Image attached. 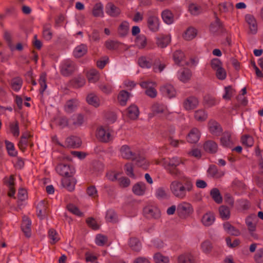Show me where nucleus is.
I'll use <instances>...</instances> for the list:
<instances>
[{
	"label": "nucleus",
	"instance_id": "ea45409f",
	"mask_svg": "<svg viewBox=\"0 0 263 263\" xmlns=\"http://www.w3.org/2000/svg\"><path fill=\"white\" fill-rule=\"evenodd\" d=\"M133 160L136 161V165L139 167H142L144 170H146L148 166V163L145 158L142 156L134 157Z\"/></svg>",
	"mask_w": 263,
	"mask_h": 263
},
{
	"label": "nucleus",
	"instance_id": "412c9836",
	"mask_svg": "<svg viewBox=\"0 0 263 263\" xmlns=\"http://www.w3.org/2000/svg\"><path fill=\"white\" fill-rule=\"evenodd\" d=\"M147 25L151 31L153 32L158 31L159 27L158 18L154 15L149 16L147 18Z\"/></svg>",
	"mask_w": 263,
	"mask_h": 263
},
{
	"label": "nucleus",
	"instance_id": "09e8293b",
	"mask_svg": "<svg viewBox=\"0 0 263 263\" xmlns=\"http://www.w3.org/2000/svg\"><path fill=\"white\" fill-rule=\"evenodd\" d=\"M154 259L156 263H168L169 258L158 252L154 254Z\"/></svg>",
	"mask_w": 263,
	"mask_h": 263
},
{
	"label": "nucleus",
	"instance_id": "20e7f679",
	"mask_svg": "<svg viewBox=\"0 0 263 263\" xmlns=\"http://www.w3.org/2000/svg\"><path fill=\"white\" fill-rule=\"evenodd\" d=\"M75 63L70 60L65 61L61 67V73L64 77H68L71 75L76 70Z\"/></svg>",
	"mask_w": 263,
	"mask_h": 263
},
{
	"label": "nucleus",
	"instance_id": "5fc2aeb1",
	"mask_svg": "<svg viewBox=\"0 0 263 263\" xmlns=\"http://www.w3.org/2000/svg\"><path fill=\"white\" fill-rule=\"evenodd\" d=\"M23 83L22 80L20 78H15L11 81L12 88L15 91H18L22 87Z\"/></svg>",
	"mask_w": 263,
	"mask_h": 263
},
{
	"label": "nucleus",
	"instance_id": "603ef678",
	"mask_svg": "<svg viewBox=\"0 0 263 263\" xmlns=\"http://www.w3.org/2000/svg\"><path fill=\"white\" fill-rule=\"evenodd\" d=\"M46 81V74L45 72L42 73L40 75L39 79V83L41 85V88L40 89V92L43 95L44 91L47 88Z\"/></svg>",
	"mask_w": 263,
	"mask_h": 263
},
{
	"label": "nucleus",
	"instance_id": "864d4df0",
	"mask_svg": "<svg viewBox=\"0 0 263 263\" xmlns=\"http://www.w3.org/2000/svg\"><path fill=\"white\" fill-rule=\"evenodd\" d=\"M194 117L198 121L202 122L207 119L208 115L204 110L200 109L195 112Z\"/></svg>",
	"mask_w": 263,
	"mask_h": 263
},
{
	"label": "nucleus",
	"instance_id": "a878e982",
	"mask_svg": "<svg viewBox=\"0 0 263 263\" xmlns=\"http://www.w3.org/2000/svg\"><path fill=\"white\" fill-rule=\"evenodd\" d=\"M200 134L199 130L196 128H193L188 134L187 140L191 143H195L199 139Z\"/></svg>",
	"mask_w": 263,
	"mask_h": 263
},
{
	"label": "nucleus",
	"instance_id": "5701e85b",
	"mask_svg": "<svg viewBox=\"0 0 263 263\" xmlns=\"http://www.w3.org/2000/svg\"><path fill=\"white\" fill-rule=\"evenodd\" d=\"M215 14L216 18L215 21L214 23L211 24L210 30L213 33H216L219 31L222 32L224 30V29L223 28L222 23L221 22L220 19L216 16V14L215 13Z\"/></svg>",
	"mask_w": 263,
	"mask_h": 263
},
{
	"label": "nucleus",
	"instance_id": "393cba45",
	"mask_svg": "<svg viewBox=\"0 0 263 263\" xmlns=\"http://www.w3.org/2000/svg\"><path fill=\"white\" fill-rule=\"evenodd\" d=\"M203 148L206 152L211 154H215L218 150V145L215 142L209 140L204 143Z\"/></svg>",
	"mask_w": 263,
	"mask_h": 263
},
{
	"label": "nucleus",
	"instance_id": "e2e57ef3",
	"mask_svg": "<svg viewBox=\"0 0 263 263\" xmlns=\"http://www.w3.org/2000/svg\"><path fill=\"white\" fill-rule=\"evenodd\" d=\"M4 39L7 42L8 45L11 51L14 50V47L12 45L11 34L8 31H5L4 34Z\"/></svg>",
	"mask_w": 263,
	"mask_h": 263
},
{
	"label": "nucleus",
	"instance_id": "3c124183",
	"mask_svg": "<svg viewBox=\"0 0 263 263\" xmlns=\"http://www.w3.org/2000/svg\"><path fill=\"white\" fill-rule=\"evenodd\" d=\"M55 121L57 125L61 128H64L66 126H68L70 128L69 119H67L66 117H60Z\"/></svg>",
	"mask_w": 263,
	"mask_h": 263
},
{
	"label": "nucleus",
	"instance_id": "49530a36",
	"mask_svg": "<svg viewBox=\"0 0 263 263\" xmlns=\"http://www.w3.org/2000/svg\"><path fill=\"white\" fill-rule=\"evenodd\" d=\"M166 107L163 104L159 103H154L152 107V110L154 114H159L165 111Z\"/></svg>",
	"mask_w": 263,
	"mask_h": 263
},
{
	"label": "nucleus",
	"instance_id": "0eeeda50",
	"mask_svg": "<svg viewBox=\"0 0 263 263\" xmlns=\"http://www.w3.org/2000/svg\"><path fill=\"white\" fill-rule=\"evenodd\" d=\"M48 206L47 201H41L36 206V214L41 220L44 219L48 215Z\"/></svg>",
	"mask_w": 263,
	"mask_h": 263
},
{
	"label": "nucleus",
	"instance_id": "6ab92c4d",
	"mask_svg": "<svg viewBox=\"0 0 263 263\" xmlns=\"http://www.w3.org/2000/svg\"><path fill=\"white\" fill-rule=\"evenodd\" d=\"M245 18L249 25L250 31L251 33L256 34L257 31V25L255 17L251 14H247Z\"/></svg>",
	"mask_w": 263,
	"mask_h": 263
},
{
	"label": "nucleus",
	"instance_id": "bb28decb",
	"mask_svg": "<svg viewBox=\"0 0 263 263\" xmlns=\"http://www.w3.org/2000/svg\"><path fill=\"white\" fill-rule=\"evenodd\" d=\"M129 25L128 22L123 21L118 28V33L121 37H124L127 35L129 32Z\"/></svg>",
	"mask_w": 263,
	"mask_h": 263
},
{
	"label": "nucleus",
	"instance_id": "4468645a",
	"mask_svg": "<svg viewBox=\"0 0 263 263\" xmlns=\"http://www.w3.org/2000/svg\"><path fill=\"white\" fill-rule=\"evenodd\" d=\"M198 105V100L197 98L190 96L187 98L183 102V106L186 110H189L196 108Z\"/></svg>",
	"mask_w": 263,
	"mask_h": 263
},
{
	"label": "nucleus",
	"instance_id": "6e6d98bb",
	"mask_svg": "<svg viewBox=\"0 0 263 263\" xmlns=\"http://www.w3.org/2000/svg\"><path fill=\"white\" fill-rule=\"evenodd\" d=\"M192 76V73L189 69H184L181 73L179 79L183 82H186L189 81Z\"/></svg>",
	"mask_w": 263,
	"mask_h": 263
},
{
	"label": "nucleus",
	"instance_id": "774afa93",
	"mask_svg": "<svg viewBox=\"0 0 263 263\" xmlns=\"http://www.w3.org/2000/svg\"><path fill=\"white\" fill-rule=\"evenodd\" d=\"M241 141L243 144L248 147H251L253 145L254 140L252 137L249 135H245L241 137Z\"/></svg>",
	"mask_w": 263,
	"mask_h": 263
},
{
	"label": "nucleus",
	"instance_id": "7c9ffc66",
	"mask_svg": "<svg viewBox=\"0 0 263 263\" xmlns=\"http://www.w3.org/2000/svg\"><path fill=\"white\" fill-rule=\"evenodd\" d=\"M223 226L224 230L230 235L235 236H238L240 235V232L239 230L233 226L230 222H224Z\"/></svg>",
	"mask_w": 263,
	"mask_h": 263
},
{
	"label": "nucleus",
	"instance_id": "cd10ccee",
	"mask_svg": "<svg viewBox=\"0 0 263 263\" xmlns=\"http://www.w3.org/2000/svg\"><path fill=\"white\" fill-rule=\"evenodd\" d=\"M86 101L89 105L95 107H98L100 105V101L99 97L94 93H90L87 95Z\"/></svg>",
	"mask_w": 263,
	"mask_h": 263
},
{
	"label": "nucleus",
	"instance_id": "f704fd0d",
	"mask_svg": "<svg viewBox=\"0 0 263 263\" xmlns=\"http://www.w3.org/2000/svg\"><path fill=\"white\" fill-rule=\"evenodd\" d=\"M145 184L144 183L140 182L135 184L133 187V192L137 195H142L145 191Z\"/></svg>",
	"mask_w": 263,
	"mask_h": 263
},
{
	"label": "nucleus",
	"instance_id": "f3484780",
	"mask_svg": "<svg viewBox=\"0 0 263 263\" xmlns=\"http://www.w3.org/2000/svg\"><path fill=\"white\" fill-rule=\"evenodd\" d=\"M246 223L251 236L255 240L258 239L259 236L258 234L255 232L256 228V223L252 221L250 217H247L246 218Z\"/></svg>",
	"mask_w": 263,
	"mask_h": 263
},
{
	"label": "nucleus",
	"instance_id": "338daca9",
	"mask_svg": "<svg viewBox=\"0 0 263 263\" xmlns=\"http://www.w3.org/2000/svg\"><path fill=\"white\" fill-rule=\"evenodd\" d=\"M189 10L192 14L197 15L201 12V8L195 4H192L189 7Z\"/></svg>",
	"mask_w": 263,
	"mask_h": 263
},
{
	"label": "nucleus",
	"instance_id": "f8f14e48",
	"mask_svg": "<svg viewBox=\"0 0 263 263\" xmlns=\"http://www.w3.org/2000/svg\"><path fill=\"white\" fill-rule=\"evenodd\" d=\"M76 182L77 180L73 176L64 177L62 179V186L70 192L74 190Z\"/></svg>",
	"mask_w": 263,
	"mask_h": 263
},
{
	"label": "nucleus",
	"instance_id": "680f3d73",
	"mask_svg": "<svg viewBox=\"0 0 263 263\" xmlns=\"http://www.w3.org/2000/svg\"><path fill=\"white\" fill-rule=\"evenodd\" d=\"M253 258L256 263H263V248L257 250Z\"/></svg>",
	"mask_w": 263,
	"mask_h": 263
},
{
	"label": "nucleus",
	"instance_id": "c9c22d12",
	"mask_svg": "<svg viewBox=\"0 0 263 263\" xmlns=\"http://www.w3.org/2000/svg\"><path fill=\"white\" fill-rule=\"evenodd\" d=\"M138 65L143 68H149L152 66V60L146 57H141L138 60Z\"/></svg>",
	"mask_w": 263,
	"mask_h": 263
},
{
	"label": "nucleus",
	"instance_id": "a19ab883",
	"mask_svg": "<svg viewBox=\"0 0 263 263\" xmlns=\"http://www.w3.org/2000/svg\"><path fill=\"white\" fill-rule=\"evenodd\" d=\"M103 5L101 3L95 4L92 9V14L95 17H103L104 16Z\"/></svg>",
	"mask_w": 263,
	"mask_h": 263
},
{
	"label": "nucleus",
	"instance_id": "bf43d9fd",
	"mask_svg": "<svg viewBox=\"0 0 263 263\" xmlns=\"http://www.w3.org/2000/svg\"><path fill=\"white\" fill-rule=\"evenodd\" d=\"M67 209L69 212L76 215L80 217L83 216V213L80 211L78 207L73 204H68L67 205Z\"/></svg>",
	"mask_w": 263,
	"mask_h": 263
},
{
	"label": "nucleus",
	"instance_id": "13d9d810",
	"mask_svg": "<svg viewBox=\"0 0 263 263\" xmlns=\"http://www.w3.org/2000/svg\"><path fill=\"white\" fill-rule=\"evenodd\" d=\"M208 173L213 177H219L223 175V173L220 174L219 173L218 169L215 165H211L209 167L208 170Z\"/></svg>",
	"mask_w": 263,
	"mask_h": 263
},
{
	"label": "nucleus",
	"instance_id": "ddd939ff",
	"mask_svg": "<svg viewBox=\"0 0 263 263\" xmlns=\"http://www.w3.org/2000/svg\"><path fill=\"white\" fill-rule=\"evenodd\" d=\"M160 90L161 93L169 98L176 96V92L173 85L166 84L160 87Z\"/></svg>",
	"mask_w": 263,
	"mask_h": 263
},
{
	"label": "nucleus",
	"instance_id": "de8ad7c7",
	"mask_svg": "<svg viewBox=\"0 0 263 263\" xmlns=\"http://www.w3.org/2000/svg\"><path fill=\"white\" fill-rule=\"evenodd\" d=\"M129 245L135 251L138 252L141 249V243L137 238H131L129 241Z\"/></svg>",
	"mask_w": 263,
	"mask_h": 263
},
{
	"label": "nucleus",
	"instance_id": "37998d69",
	"mask_svg": "<svg viewBox=\"0 0 263 263\" xmlns=\"http://www.w3.org/2000/svg\"><path fill=\"white\" fill-rule=\"evenodd\" d=\"M106 220L109 222L116 223L118 221V216L113 210H109L106 212Z\"/></svg>",
	"mask_w": 263,
	"mask_h": 263
},
{
	"label": "nucleus",
	"instance_id": "c756f323",
	"mask_svg": "<svg viewBox=\"0 0 263 263\" xmlns=\"http://www.w3.org/2000/svg\"><path fill=\"white\" fill-rule=\"evenodd\" d=\"M120 153L122 157L126 159H130L135 157V154L130 151V147L127 145H124L121 147Z\"/></svg>",
	"mask_w": 263,
	"mask_h": 263
},
{
	"label": "nucleus",
	"instance_id": "9b49d317",
	"mask_svg": "<svg viewBox=\"0 0 263 263\" xmlns=\"http://www.w3.org/2000/svg\"><path fill=\"white\" fill-rule=\"evenodd\" d=\"M84 122V117L82 114H75L69 118L70 128H76L82 125Z\"/></svg>",
	"mask_w": 263,
	"mask_h": 263
},
{
	"label": "nucleus",
	"instance_id": "4c0bfd02",
	"mask_svg": "<svg viewBox=\"0 0 263 263\" xmlns=\"http://www.w3.org/2000/svg\"><path fill=\"white\" fill-rule=\"evenodd\" d=\"M163 21L167 24H171L174 21L173 13L168 10H164L161 14Z\"/></svg>",
	"mask_w": 263,
	"mask_h": 263
},
{
	"label": "nucleus",
	"instance_id": "2f4dec72",
	"mask_svg": "<svg viewBox=\"0 0 263 263\" xmlns=\"http://www.w3.org/2000/svg\"><path fill=\"white\" fill-rule=\"evenodd\" d=\"M127 115L128 117L132 119H136L139 115V111L138 107L135 105H132L127 109Z\"/></svg>",
	"mask_w": 263,
	"mask_h": 263
},
{
	"label": "nucleus",
	"instance_id": "4be33fe9",
	"mask_svg": "<svg viewBox=\"0 0 263 263\" xmlns=\"http://www.w3.org/2000/svg\"><path fill=\"white\" fill-rule=\"evenodd\" d=\"M220 142L223 146L231 148L233 145L231 139V134L228 132H224L220 138Z\"/></svg>",
	"mask_w": 263,
	"mask_h": 263
},
{
	"label": "nucleus",
	"instance_id": "1a4fd4ad",
	"mask_svg": "<svg viewBox=\"0 0 263 263\" xmlns=\"http://www.w3.org/2000/svg\"><path fill=\"white\" fill-rule=\"evenodd\" d=\"M106 13L111 17H117L121 13L120 9L115 5L112 3H108L105 6Z\"/></svg>",
	"mask_w": 263,
	"mask_h": 263
},
{
	"label": "nucleus",
	"instance_id": "6e6552de",
	"mask_svg": "<svg viewBox=\"0 0 263 263\" xmlns=\"http://www.w3.org/2000/svg\"><path fill=\"white\" fill-rule=\"evenodd\" d=\"M96 137L99 141L104 143H107L111 139L110 134L103 127L97 129Z\"/></svg>",
	"mask_w": 263,
	"mask_h": 263
},
{
	"label": "nucleus",
	"instance_id": "c03bdc74",
	"mask_svg": "<svg viewBox=\"0 0 263 263\" xmlns=\"http://www.w3.org/2000/svg\"><path fill=\"white\" fill-rule=\"evenodd\" d=\"M197 34V30L194 28H189L183 34V37L186 40H191L194 38Z\"/></svg>",
	"mask_w": 263,
	"mask_h": 263
},
{
	"label": "nucleus",
	"instance_id": "473e14b6",
	"mask_svg": "<svg viewBox=\"0 0 263 263\" xmlns=\"http://www.w3.org/2000/svg\"><path fill=\"white\" fill-rule=\"evenodd\" d=\"M85 84V79L83 77H78L69 81V84L73 88H78L82 87Z\"/></svg>",
	"mask_w": 263,
	"mask_h": 263
},
{
	"label": "nucleus",
	"instance_id": "423d86ee",
	"mask_svg": "<svg viewBox=\"0 0 263 263\" xmlns=\"http://www.w3.org/2000/svg\"><path fill=\"white\" fill-rule=\"evenodd\" d=\"M143 214L147 218L158 219L160 217V210L156 207L148 205L143 209Z\"/></svg>",
	"mask_w": 263,
	"mask_h": 263
},
{
	"label": "nucleus",
	"instance_id": "2eb2a0df",
	"mask_svg": "<svg viewBox=\"0 0 263 263\" xmlns=\"http://www.w3.org/2000/svg\"><path fill=\"white\" fill-rule=\"evenodd\" d=\"M81 140L80 138L76 136L68 137L65 142L64 147L77 148L81 146Z\"/></svg>",
	"mask_w": 263,
	"mask_h": 263
},
{
	"label": "nucleus",
	"instance_id": "9d476101",
	"mask_svg": "<svg viewBox=\"0 0 263 263\" xmlns=\"http://www.w3.org/2000/svg\"><path fill=\"white\" fill-rule=\"evenodd\" d=\"M31 220L28 217L24 216L23 217L21 229L25 236L27 238L30 237L31 235Z\"/></svg>",
	"mask_w": 263,
	"mask_h": 263
},
{
	"label": "nucleus",
	"instance_id": "4d7b16f0",
	"mask_svg": "<svg viewBox=\"0 0 263 263\" xmlns=\"http://www.w3.org/2000/svg\"><path fill=\"white\" fill-rule=\"evenodd\" d=\"M120 43L113 40L107 41L105 42V46L109 50H116L118 48Z\"/></svg>",
	"mask_w": 263,
	"mask_h": 263
},
{
	"label": "nucleus",
	"instance_id": "aec40b11",
	"mask_svg": "<svg viewBox=\"0 0 263 263\" xmlns=\"http://www.w3.org/2000/svg\"><path fill=\"white\" fill-rule=\"evenodd\" d=\"M152 82H142L140 83V86L144 88H146L145 90V93L151 98H155L157 96V91L156 90L150 86L152 84Z\"/></svg>",
	"mask_w": 263,
	"mask_h": 263
},
{
	"label": "nucleus",
	"instance_id": "a18cd8bd",
	"mask_svg": "<svg viewBox=\"0 0 263 263\" xmlns=\"http://www.w3.org/2000/svg\"><path fill=\"white\" fill-rule=\"evenodd\" d=\"M51 24H46L44 25L43 35L44 39L47 41L50 40L52 36V33L50 31Z\"/></svg>",
	"mask_w": 263,
	"mask_h": 263
},
{
	"label": "nucleus",
	"instance_id": "c85d7f7f",
	"mask_svg": "<svg viewBox=\"0 0 263 263\" xmlns=\"http://www.w3.org/2000/svg\"><path fill=\"white\" fill-rule=\"evenodd\" d=\"M87 52V47L85 44H81L76 47L73 51V55L77 58H81Z\"/></svg>",
	"mask_w": 263,
	"mask_h": 263
},
{
	"label": "nucleus",
	"instance_id": "e433bc0d",
	"mask_svg": "<svg viewBox=\"0 0 263 263\" xmlns=\"http://www.w3.org/2000/svg\"><path fill=\"white\" fill-rule=\"evenodd\" d=\"M219 213L220 217L223 220H228L230 217V211L229 208L226 205H221L219 208Z\"/></svg>",
	"mask_w": 263,
	"mask_h": 263
},
{
	"label": "nucleus",
	"instance_id": "72a5a7b5",
	"mask_svg": "<svg viewBox=\"0 0 263 263\" xmlns=\"http://www.w3.org/2000/svg\"><path fill=\"white\" fill-rule=\"evenodd\" d=\"M130 96V93L126 90H122L120 91L118 96V101L120 104L122 106L125 105Z\"/></svg>",
	"mask_w": 263,
	"mask_h": 263
},
{
	"label": "nucleus",
	"instance_id": "f03ea898",
	"mask_svg": "<svg viewBox=\"0 0 263 263\" xmlns=\"http://www.w3.org/2000/svg\"><path fill=\"white\" fill-rule=\"evenodd\" d=\"M170 189L174 195L178 198L183 199L186 196L185 186L180 181H173L170 184Z\"/></svg>",
	"mask_w": 263,
	"mask_h": 263
},
{
	"label": "nucleus",
	"instance_id": "7ed1b4c3",
	"mask_svg": "<svg viewBox=\"0 0 263 263\" xmlns=\"http://www.w3.org/2000/svg\"><path fill=\"white\" fill-rule=\"evenodd\" d=\"M193 212L192 205L187 202H182L178 205L177 213L181 218H186Z\"/></svg>",
	"mask_w": 263,
	"mask_h": 263
},
{
	"label": "nucleus",
	"instance_id": "58836bf2",
	"mask_svg": "<svg viewBox=\"0 0 263 263\" xmlns=\"http://www.w3.org/2000/svg\"><path fill=\"white\" fill-rule=\"evenodd\" d=\"M210 195L214 201L218 204L222 202V198L219 190L217 188H213L210 191Z\"/></svg>",
	"mask_w": 263,
	"mask_h": 263
},
{
	"label": "nucleus",
	"instance_id": "f257e3e1",
	"mask_svg": "<svg viewBox=\"0 0 263 263\" xmlns=\"http://www.w3.org/2000/svg\"><path fill=\"white\" fill-rule=\"evenodd\" d=\"M181 163V160L178 157H173L164 161L163 166L166 171L175 178H181L183 172L179 170L178 166Z\"/></svg>",
	"mask_w": 263,
	"mask_h": 263
},
{
	"label": "nucleus",
	"instance_id": "b1692460",
	"mask_svg": "<svg viewBox=\"0 0 263 263\" xmlns=\"http://www.w3.org/2000/svg\"><path fill=\"white\" fill-rule=\"evenodd\" d=\"M171 41V37L168 35L159 34L156 37V44L160 48H164L167 46Z\"/></svg>",
	"mask_w": 263,
	"mask_h": 263
},
{
	"label": "nucleus",
	"instance_id": "052dcab7",
	"mask_svg": "<svg viewBox=\"0 0 263 263\" xmlns=\"http://www.w3.org/2000/svg\"><path fill=\"white\" fill-rule=\"evenodd\" d=\"M108 238L107 236L102 234H98L96 237V243L99 246H104L107 241Z\"/></svg>",
	"mask_w": 263,
	"mask_h": 263
},
{
	"label": "nucleus",
	"instance_id": "8fccbe9b",
	"mask_svg": "<svg viewBox=\"0 0 263 263\" xmlns=\"http://www.w3.org/2000/svg\"><path fill=\"white\" fill-rule=\"evenodd\" d=\"M178 263H194L193 257L190 254H181L178 257Z\"/></svg>",
	"mask_w": 263,
	"mask_h": 263
},
{
	"label": "nucleus",
	"instance_id": "a211bd4d",
	"mask_svg": "<svg viewBox=\"0 0 263 263\" xmlns=\"http://www.w3.org/2000/svg\"><path fill=\"white\" fill-rule=\"evenodd\" d=\"M215 220V215L210 211L204 214L201 218V222L205 227L211 226L214 222Z\"/></svg>",
	"mask_w": 263,
	"mask_h": 263
},
{
	"label": "nucleus",
	"instance_id": "0e129e2a",
	"mask_svg": "<svg viewBox=\"0 0 263 263\" xmlns=\"http://www.w3.org/2000/svg\"><path fill=\"white\" fill-rule=\"evenodd\" d=\"M5 143L9 155L12 157L15 156L17 154V152L15 151L13 144L8 141H6Z\"/></svg>",
	"mask_w": 263,
	"mask_h": 263
},
{
	"label": "nucleus",
	"instance_id": "79ce46f5",
	"mask_svg": "<svg viewBox=\"0 0 263 263\" xmlns=\"http://www.w3.org/2000/svg\"><path fill=\"white\" fill-rule=\"evenodd\" d=\"M136 45L139 49H143L147 44V40L144 35H139L135 39Z\"/></svg>",
	"mask_w": 263,
	"mask_h": 263
},
{
	"label": "nucleus",
	"instance_id": "39448f33",
	"mask_svg": "<svg viewBox=\"0 0 263 263\" xmlns=\"http://www.w3.org/2000/svg\"><path fill=\"white\" fill-rule=\"evenodd\" d=\"M55 170L59 175L64 177L73 176L75 173V170L73 166L64 164H59Z\"/></svg>",
	"mask_w": 263,
	"mask_h": 263
},
{
	"label": "nucleus",
	"instance_id": "69168bd1",
	"mask_svg": "<svg viewBox=\"0 0 263 263\" xmlns=\"http://www.w3.org/2000/svg\"><path fill=\"white\" fill-rule=\"evenodd\" d=\"M174 60L176 64H179L184 57V53L181 51H176L174 53Z\"/></svg>",
	"mask_w": 263,
	"mask_h": 263
},
{
	"label": "nucleus",
	"instance_id": "dca6fc26",
	"mask_svg": "<svg viewBox=\"0 0 263 263\" xmlns=\"http://www.w3.org/2000/svg\"><path fill=\"white\" fill-rule=\"evenodd\" d=\"M208 125L209 130L212 135L218 136L222 133V129L220 125L216 121H210Z\"/></svg>",
	"mask_w": 263,
	"mask_h": 263
}]
</instances>
